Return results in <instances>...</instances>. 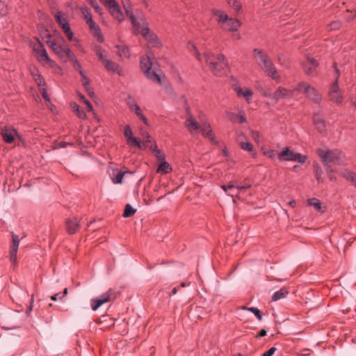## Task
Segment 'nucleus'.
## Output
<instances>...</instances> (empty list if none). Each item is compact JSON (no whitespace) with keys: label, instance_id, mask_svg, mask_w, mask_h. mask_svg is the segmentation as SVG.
<instances>
[{"label":"nucleus","instance_id":"obj_1","mask_svg":"<svg viewBox=\"0 0 356 356\" xmlns=\"http://www.w3.org/2000/svg\"><path fill=\"white\" fill-rule=\"evenodd\" d=\"M253 52L257 62L266 74L277 83L280 82L281 76L268 56L259 49H254Z\"/></svg>","mask_w":356,"mask_h":356},{"label":"nucleus","instance_id":"obj_2","mask_svg":"<svg viewBox=\"0 0 356 356\" xmlns=\"http://www.w3.org/2000/svg\"><path fill=\"white\" fill-rule=\"evenodd\" d=\"M204 59L208 64L210 70L218 76L227 74L229 70L227 62L222 54L215 56L211 52L204 53Z\"/></svg>","mask_w":356,"mask_h":356},{"label":"nucleus","instance_id":"obj_3","mask_svg":"<svg viewBox=\"0 0 356 356\" xmlns=\"http://www.w3.org/2000/svg\"><path fill=\"white\" fill-rule=\"evenodd\" d=\"M154 57L153 54L149 52L147 56H143L140 59V67L147 79L152 81L158 83H161L160 75L158 72L157 67L153 63Z\"/></svg>","mask_w":356,"mask_h":356},{"label":"nucleus","instance_id":"obj_4","mask_svg":"<svg viewBox=\"0 0 356 356\" xmlns=\"http://www.w3.org/2000/svg\"><path fill=\"white\" fill-rule=\"evenodd\" d=\"M212 13L223 29L234 31L241 25L238 20L229 17L225 12L220 10L213 8Z\"/></svg>","mask_w":356,"mask_h":356},{"label":"nucleus","instance_id":"obj_5","mask_svg":"<svg viewBox=\"0 0 356 356\" xmlns=\"http://www.w3.org/2000/svg\"><path fill=\"white\" fill-rule=\"evenodd\" d=\"M319 157L326 165L329 164L343 165L345 162L344 154L338 149L325 150L319 149L318 152Z\"/></svg>","mask_w":356,"mask_h":356},{"label":"nucleus","instance_id":"obj_6","mask_svg":"<svg viewBox=\"0 0 356 356\" xmlns=\"http://www.w3.org/2000/svg\"><path fill=\"white\" fill-rule=\"evenodd\" d=\"M294 90L298 93H305L307 96L315 102H319L321 99V95L316 89L306 82H301L297 85Z\"/></svg>","mask_w":356,"mask_h":356},{"label":"nucleus","instance_id":"obj_7","mask_svg":"<svg viewBox=\"0 0 356 356\" xmlns=\"http://www.w3.org/2000/svg\"><path fill=\"white\" fill-rule=\"evenodd\" d=\"M33 50L35 54L37 59L42 65L47 64L51 67L56 66V63L49 58L47 50L40 42H37L33 46Z\"/></svg>","mask_w":356,"mask_h":356},{"label":"nucleus","instance_id":"obj_8","mask_svg":"<svg viewBox=\"0 0 356 356\" xmlns=\"http://www.w3.org/2000/svg\"><path fill=\"white\" fill-rule=\"evenodd\" d=\"M307 159L306 156L302 155L300 153H295L291 150L289 147H284L281 152L278 154V160L280 161H297L300 163L305 162Z\"/></svg>","mask_w":356,"mask_h":356},{"label":"nucleus","instance_id":"obj_9","mask_svg":"<svg viewBox=\"0 0 356 356\" xmlns=\"http://www.w3.org/2000/svg\"><path fill=\"white\" fill-rule=\"evenodd\" d=\"M336 80L333 83V84L331 86L330 92H329V97L330 99L337 104H341L343 101V95L342 92L340 90L339 85H338V79L339 77V70L336 68Z\"/></svg>","mask_w":356,"mask_h":356},{"label":"nucleus","instance_id":"obj_10","mask_svg":"<svg viewBox=\"0 0 356 356\" xmlns=\"http://www.w3.org/2000/svg\"><path fill=\"white\" fill-rule=\"evenodd\" d=\"M101 2L108 8L114 18L120 22L123 20V14L115 0H101Z\"/></svg>","mask_w":356,"mask_h":356},{"label":"nucleus","instance_id":"obj_11","mask_svg":"<svg viewBox=\"0 0 356 356\" xmlns=\"http://www.w3.org/2000/svg\"><path fill=\"white\" fill-rule=\"evenodd\" d=\"M139 32H140L145 39L154 47L159 48L162 46L161 42L157 37V35L152 32L147 26L140 28Z\"/></svg>","mask_w":356,"mask_h":356},{"label":"nucleus","instance_id":"obj_12","mask_svg":"<svg viewBox=\"0 0 356 356\" xmlns=\"http://www.w3.org/2000/svg\"><path fill=\"white\" fill-rule=\"evenodd\" d=\"M55 53L65 62H68L74 56L63 38L60 39V45Z\"/></svg>","mask_w":356,"mask_h":356},{"label":"nucleus","instance_id":"obj_13","mask_svg":"<svg viewBox=\"0 0 356 356\" xmlns=\"http://www.w3.org/2000/svg\"><path fill=\"white\" fill-rule=\"evenodd\" d=\"M295 92L294 89L293 90H289L284 88L280 87L273 93L272 101L276 102L280 98H290L293 95Z\"/></svg>","mask_w":356,"mask_h":356},{"label":"nucleus","instance_id":"obj_14","mask_svg":"<svg viewBox=\"0 0 356 356\" xmlns=\"http://www.w3.org/2000/svg\"><path fill=\"white\" fill-rule=\"evenodd\" d=\"M12 245L10 250V260L13 264L17 262V252L19 245V236L15 234H12Z\"/></svg>","mask_w":356,"mask_h":356},{"label":"nucleus","instance_id":"obj_15","mask_svg":"<svg viewBox=\"0 0 356 356\" xmlns=\"http://www.w3.org/2000/svg\"><path fill=\"white\" fill-rule=\"evenodd\" d=\"M111 296L108 293H104L97 298L91 300V307L93 311H96L103 304L110 301Z\"/></svg>","mask_w":356,"mask_h":356},{"label":"nucleus","instance_id":"obj_16","mask_svg":"<svg viewBox=\"0 0 356 356\" xmlns=\"http://www.w3.org/2000/svg\"><path fill=\"white\" fill-rule=\"evenodd\" d=\"M318 66V63L313 58L309 56L306 61L302 63V67L305 73L309 76H314V72H315L316 67Z\"/></svg>","mask_w":356,"mask_h":356},{"label":"nucleus","instance_id":"obj_17","mask_svg":"<svg viewBox=\"0 0 356 356\" xmlns=\"http://www.w3.org/2000/svg\"><path fill=\"white\" fill-rule=\"evenodd\" d=\"M185 126L188 129V131L193 135L195 131H199L200 125L199 122L193 117L189 116L185 121Z\"/></svg>","mask_w":356,"mask_h":356},{"label":"nucleus","instance_id":"obj_18","mask_svg":"<svg viewBox=\"0 0 356 356\" xmlns=\"http://www.w3.org/2000/svg\"><path fill=\"white\" fill-rule=\"evenodd\" d=\"M17 132L12 127H5L1 131V135L5 142L11 143L15 139V135Z\"/></svg>","mask_w":356,"mask_h":356},{"label":"nucleus","instance_id":"obj_19","mask_svg":"<svg viewBox=\"0 0 356 356\" xmlns=\"http://www.w3.org/2000/svg\"><path fill=\"white\" fill-rule=\"evenodd\" d=\"M131 173L129 171L122 172L118 168H113L110 172V177L113 184H121L125 174Z\"/></svg>","mask_w":356,"mask_h":356},{"label":"nucleus","instance_id":"obj_20","mask_svg":"<svg viewBox=\"0 0 356 356\" xmlns=\"http://www.w3.org/2000/svg\"><path fill=\"white\" fill-rule=\"evenodd\" d=\"M124 8L127 15L129 17V19L131 21V24L135 29V33H139V31L142 26L140 22H138L137 20V19L136 18L134 14L133 13V12L131 10L130 6L124 7Z\"/></svg>","mask_w":356,"mask_h":356},{"label":"nucleus","instance_id":"obj_21","mask_svg":"<svg viewBox=\"0 0 356 356\" xmlns=\"http://www.w3.org/2000/svg\"><path fill=\"white\" fill-rule=\"evenodd\" d=\"M226 117L228 120L233 123H243L245 120L242 112H239L238 114H236L231 111H226Z\"/></svg>","mask_w":356,"mask_h":356},{"label":"nucleus","instance_id":"obj_22","mask_svg":"<svg viewBox=\"0 0 356 356\" xmlns=\"http://www.w3.org/2000/svg\"><path fill=\"white\" fill-rule=\"evenodd\" d=\"M115 48L117 49L116 54L121 60H122L124 58H129L130 56L129 50L127 46L124 44H116Z\"/></svg>","mask_w":356,"mask_h":356},{"label":"nucleus","instance_id":"obj_23","mask_svg":"<svg viewBox=\"0 0 356 356\" xmlns=\"http://www.w3.org/2000/svg\"><path fill=\"white\" fill-rule=\"evenodd\" d=\"M103 64L107 70L118 73L119 75H122V72L119 65L111 60L107 59Z\"/></svg>","mask_w":356,"mask_h":356},{"label":"nucleus","instance_id":"obj_24","mask_svg":"<svg viewBox=\"0 0 356 356\" xmlns=\"http://www.w3.org/2000/svg\"><path fill=\"white\" fill-rule=\"evenodd\" d=\"M79 222L76 218H68L66 221V227L70 234H74L79 228Z\"/></svg>","mask_w":356,"mask_h":356},{"label":"nucleus","instance_id":"obj_25","mask_svg":"<svg viewBox=\"0 0 356 356\" xmlns=\"http://www.w3.org/2000/svg\"><path fill=\"white\" fill-rule=\"evenodd\" d=\"M314 123L318 131L323 132L326 130V124L321 115H315L314 116Z\"/></svg>","mask_w":356,"mask_h":356},{"label":"nucleus","instance_id":"obj_26","mask_svg":"<svg viewBox=\"0 0 356 356\" xmlns=\"http://www.w3.org/2000/svg\"><path fill=\"white\" fill-rule=\"evenodd\" d=\"M341 175L356 187V174L354 172L345 169L341 172Z\"/></svg>","mask_w":356,"mask_h":356},{"label":"nucleus","instance_id":"obj_27","mask_svg":"<svg viewBox=\"0 0 356 356\" xmlns=\"http://www.w3.org/2000/svg\"><path fill=\"white\" fill-rule=\"evenodd\" d=\"M341 175L356 187V174L354 172L345 169L341 172Z\"/></svg>","mask_w":356,"mask_h":356},{"label":"nucleus","instance_id":"obj_28","mask_svg":"<svg viewBox=\"0 0 356 356\" xmlns=\"http://www.w3.org/2000/svg\"><path fill=\"white\" fill-rule=\"evenodd\" d=\"M308 204L313 206L319 212L323 213L325 211V207L323 206L320 200L316 198L308 200Z\"/></svg>","mask_w":356,"mask_h":356},{"label":"nucleus","instance_id":"obj_29","mask_svg":"<svg viewBox=\"0 0 356 356\" xmlns=\"http://www.w3.org/2000/svg\"><path fill=\"white\" fill-rule=\"evenodd\" d=\"M81 82L83 88L85 90L88 92L90 96H93L94 92L91 90L90 86V80L86 76L84 72H81Z\"/></svg>","mask_w":356,"mask_h":356},{"label":"nucleus","instance_id":"obj_30","mask_svg":"<svg viewBox=\"0 0 356 356\" xmlns=\"http://www.w3.org/2000/svg\"><path fill=\"white\" fill-rule=\"evenodd\" d=\"M172 170V167L165 161H161V164L158 167L157 172L161 174H168Z\"/></svg>","mask_w":356,"mask_h":356},{"label":"nucleus","instance_id":"obj_31","mask_svg":"<svg viewBox=\"0 0 356 356\" xmlns=\"http://www.w3.org/2000/svg\"><path fill=\"white\" fill-rule=\"evenodd\" d=\"M289 294V291L287 289L282 288L280 290L275 292L272 296L273 301H277L279 300L283 299L287 296Z\"/></svg>","mask_w":356,"mask_h":356},{"label":"nucleus","instance_id":"obj_32","mask_svg":"<svg viewBox=\"0 0 356 356\" xmlns=\"http://www.w3.org/2000/svg\"><path fill=\"white\" fill-rule=\"evenodd\" d=\"M230 84L232 87L234 88V90L237 93L238 96L239 97H245V92L243 91V88H241L238 84L237 80L232 77L230 79Z\"/></svg>","mask_w":356,"mask_h":356},{"label":"nucleus","instance_id":"obj_33","mask_svg":"<svg viewBox=\"0 0 356 356\" xmlns=\"http://www.w3.org/2000/svg\"><path fill=\"white\" fill-rule=\"evenodd\" d=\"M55 18L62 29L70 25L67 18L63 16V13L61 12H57L55 15Z\"/></svg>","mask_w":356,"mask_h":356},{"label":"nucleus","instance_id":"obj_34","mask_svg":"<svg viewBox=\"0 0 356 356\" xmlns=\"http://www.w3.org/2000/svg\"><path fill=\"white\" fill-rule=\"evenodd\" d=\"M202 133V134L204 136L209 137L212 134V130L211 129L210 124L207 122H203L200 125V129L199 130Z\"/></svg>","mask_w":356,"mask_h":356},{"label":"nucleus","instance_id":"obj_35","mask_svg":"<svg viewBox=\"0 0 356 356\" xmlns=\"http://www.w3.org/2000/svg\"><path fill=\"white\" fill-rule=\"evenodd\" d=\"M125 102L131 111L138 106L135 99L131 94L127 95Z\"/></svg>","mask_w":356,"mask_h":356},{"label":"nucleus","instance_id":"obj_36","mask_svg":"<svg viewBox=\"0 0 356 356\" xmlns=\"http://www.w3.org/2000/svg\"><path fill=\"white\" fill-rule=\"evenodd\" d=\"M132 112H134L136 115L140 120H142L145 124L146 125H149V120H147V118L142 113V110L140 108V107L138 106V107L135 108L134 109H133L131 111Z\"/></svg>","mask_w":356,"mask_h":356},{"label":"nucleus","instance_id":"obj_37","mask_svg":"<svg viewBox=\"0 0 356 356\" xmlns=\"http://www.w3.org/2000/svg\"><path fill=\"white\" fill-rule=\"evenodd\" d=\"M96 54L99 58V60L104 63L108 58L106 51L102 49V48L99 46L95 47Z\"/></svg>","mask_w":356,"mask_h":356},{"label":"nucleus","instance_id":"obj_38","mask_svg":"<svg viewBox=\"0 0 356 356\" xmlns=\"http://www.w3.org/2000/svg\"><path fill=\"white\" fill-rule=\"evenodd\" d=\"M228 5L236 13L241 11L242 5L237 0H226Z\"/></svg>","mask_w":356,"mask_h":356},{"label":"nucleus","instance_id":"obj_39","mask_svg":"<svg viewBox=\"0 0 356 356\" xmlns=\"http://www.w3.org/2000/svg\"><path fill=\"white\" fill-rule=\"evenodd\" d=\"M263 153L265 156L270 158L272 160L278 159V152L274 149H264Z\"/></svg>","mask_w":356,"mask_h":356},{"label":"nucleus","instance_id":"obj_40","mask_svg":"<svg viewBox=\"0 0 356 356\" xmlns=\"http://www.w3.org/2000/svg\"><path fill=\"white\" fill-rule=\"evenodd\" d=\"M69 62H71L74 68L77 70L80 75H81V72H84L82 70L81 65L76 58L75 55L70 59Z\"/></svg>","mask_w":356,"mask_h":356},{"label":"nucleus","instance_id":"obj_41","mask_svg":"<svg viewBox=\"0 0 356 356\" xmlns=\"http://www.w3.org/2000/svg\"><path fill=\"white\" fill-rule=\"evenodd\" d=\"M51 35H49V34L47 35V38L46 40V42L52 49V50L54 52H56L59 49L60 43L58 44L54 40H52L51 39Z\"/></svg>","mask_w":356,"mask_h":356},{"label":"nucleus","instance_id":"obj_42","mask_svg":"<svg viewBox=\"0 0 356 356\" xmlns=\"http://www.w3.org/2000/svg\"><path fill=\"white\" fill-rule=\"evenodd\" d=\"M136 212V209H134L130 204H127L123 213L124 218H128L133 216Z\"/></svg>","mask_w":356,"mask_h":356},{"label":"nucleus","instance_id":"obj_43","mask_svg":"<svg viewBox=\"0 0 356 356\" xmlns=\"http://www.w3.org/2000/svg\"><path fill=\"white\" fill-rule=\"evenodd\" d=\"M81 11L87 23L92 20L91 13L88 8L83 7L81 8Z\"/></svg>","mask_w":356,"mask_h":356},{"label":"nucleus","instance_id":"obj_44","mask_svg":"<svg viewBox=\"0 0 356 356\" xmlns=\"http://www.w3.org/2000/svg\"><path fill=\"white\" fill-rule=\"evenodd\" d=\"M141 136L144 139L143 146L145 147H149L148 144L152 143L149 134L146 131L141 129Z\"/></svg>","mask_w":356,"mask_h":356},{"label":"nucleus","instance_id":"obj_45","mask_svg":"<svg viewBox=\"0 0 356 356\" xmlns=\"http://www.w3.org/2000/svg\"><path fill=\"white\" fill-rule=\"evenodd\" d=\"M246 311L252 312L259 321L262 320V315L261 311L256 307H246Z\"/></svg>","mask_w":356,"mask_h":356},{"label":"nucleus","instance_id":"obj_46","mask_svg":"<svg viewBox=\"0 0 356 356\" xmlns=\"http://www.w3.org/2000/svg\"><path fill=\"white\" fill-rule=\"evenodd\" d=\"M64 33H65L66 36L70 41H75L76 38L74 37L73 32L71 30L70 26L68 25L67 26L63 29Z\"/></svg>","mask_w":356,"mask_h":356},{"label":"nucleus","instance_id":"obj_47","mask_svg":"<svg viewBox=\"0 0 356 356\" xmlns=\"http://www.w3.org/2000/svg\"><path fill=\"white\" fill-rule=\"evenodd\" d=\"M72 108L76 113L79 118L82 119L86 118V113L83 111L80 110L79 106L77 104H73Z\"/></svg>","mask_w":356,"mask_h":356},{"label":"nucleus","instance_id":"obj_48","mask_svg":"<svg viewBox=\"0 0 356 356\" xmlns=\"http://www.w3.org/2000/svg\"><path fill=\"white\" fill-rule=\"evenodd\" d=\"M323 170L319 166H316L315 170V177L319 183L323 181Z\"/></svg>","mask_w":356,"mask_h":356},{"label":"nucleus","instance_id":"obj_49","mask_svg":"<svg viewBox=\"0 0 356 356\" xmlns=\"http://www.w3.org/2000/svg\"><path fill=\"white\" fill-rule=\"evenodd\" d=\"M127 142L128 143L131 145H134L139 148H141L143 147V143H141V141L138 138L134 137V136L131 138L127 140Z\"/></svg>","mask_w":356,"mask_h":356},{"label":"nucleus","instance_id":"obj_50","mask_svg":"<svg viewBox=\"0 0 356 356\" xmlns=\"http://www.w3.org/2000/svg\"><path fill=\"white\" fill-rule=\"evenodd\" d=\"M7 13V0H0V15H4Z\"/></svg>","mask_w":356,"mask_h":356},{"label":"nucleus","instance_id":"obj_51","mask_svg":"<svg viewBox=\"0 0 356 356\" xmlns=\"http://www.w3.org/2000/svg\"><path fill=\"white\" fill-rule=\"evenodd\" d=\"M33 76H34L35 81L36 82V83L38 84V86L39 87H42V86H44V81L40 74L35 73V74H33Z\"/></svg>","mask_w":356,"mask_h":356},{"label":"nucleus","instance_id":"obj_52","mask_svg":"<svg viewBox=\"0 0 356 356\" xmlns=\"http://www.w3.org/2000/svg\"><path fill=\"white\" fill-rule=\"evenodd\" d=\"M87 24L89 25L90 29L94 31L96 34L100 33V29L93 20L88 22Z\"/></svg>","mask_w":356,"mask_h":356},{"label":"nucleus","instance_id":"obj_53","mask_svg":"<svg viewBox=\"0 0 356 356\" xmlns=\"http://www.w3.org/2000/svg\"><path fill=\"white\" fill-rule=\"evenodd\" d=\"M124 134L127 140L133 136V132L129 126L127 125L124 127Z\"/></svg>","mask_w":356,"mask_h":356},{"label":"nucleus","instance_id":"obj_54","mask_svg":"<svg viewBox=\"0 0 356 356\" xmlns=\"http://www.w3.org/2000/svg\"><path fill=\"white\" fill-rule=\"evenodd\" d=\"M188 47V49L190 50L195 51V56L197 60H201V56H200V54L197 50V48H196L195 45L192 44V43H189Z\"/></svg>","mask_w":356,"mask_h":356},{"label":"nucleus","instance_id":"obj_55","mask_svg":"<svg viewBox=\"0 0 356 356\" xmlns=\"http://www.w3.org/2000/svg\"><path fill=\"white\" fill-rule=\"evenodd\" d=\"M154 155L158 161H163L165 160V155L161 149L156 150Z\"/></svg>","mask_w":356,"mask_h":356},{"label":"nucleus","instance_id":"obj_56","mask_svg":"<svg viewBox=\"0 0 356 356\" xmlns=\"http://www.w3.org/2000/svg\"><path fill=\"white\" fill-rule=\"evenodd\" d=\"M95 9V12L98 13L99 15L102 14V8L98 5L97 2L95 1H92V3H90Z\"/></svg>","mask_w":356,"mask_h":356},{"label":"nucleus","instance_id":"obj_57","mask_svg":"<svg viewBox=\"0 0 356 356\" xmlns=\"http://www.w3.org/2000/svg\"><path fill=\"white\" fill-rule=\"evenodd\" d=\"M221 188L223 189V191L227 193L228 195H231V196H233V194H231V193H228V191L229 190H232V189H235V186L233 185V184H229V185H227V186H225V185H222L221 186Z\"/></svg>","mask_w":356,"mask_h":356},{"label":"nucleus","instance_id":"obj_58","mask_svg":"<svg viewBox=\"0 0 356 356\" xmlns=\"http://www.w3.org/2000/svg\"><path fill=\"white\" fill-rule=\"evenodd\" d=\"M208 138L210 139L211 143L213 145H218L219 147H222V143L221 142L218 141V140H216V138L212 135V134Z\"/></svg>","mask_w":356,"mask_h":356},{"label":"nucleus","instance_id":"obj_59","mask_svg":"<svg viewBox=\"0 0 356 356\" xmlns=\"http://www.w3.org/2000/svg\"><path fill=\"white\" fill-rule=\"evenodd\" d=\"M40 91L42 92V97L47 101V102H50V98L47 94V92L46 90V89L44 88H40Z\"/></svg>","mask_w":356,"mask_h":356},{"label":"nucleus","instance_id":"obj_60","mask_svg":"<svg viewBox=\"0 0 356 356\" xmlns=\"http://www.w3.org/2000/svg\"><path fill=\"white\" fill-rule=\"evenodd\" d=\"M274 92H272L269 90H266L262 91V94L264 97L268 98L269 99L272 100V96L273 95Z\"/></svg>","mask_w":356,"mask_h":356},{"label":"nucleus","instance_id":"obj_61","mask_svg":"<svg viewBox=\"0 0 356 356\" xmlns=\"http://www.w3.org/2000/svg\"><path fill=\"white\" fill-rule=\"evenodd\" d=\"M276 350L275 347L270 348L268 350L265 352L262 356H272Z\"/></svg>","mask_w":356,"mask_h":356},{"label":"nucleus","instance_id":"obj_62","mask_svg":"<svg viewBox=\"0 0 356 356\" xmlns=\"http://www.w3.org/2000/svg\"><path fill=\"white\" fill-rule=\"evenodd\" d=\"M222 148V154L223 156L226 158V159H229V152L228 150L226 149L225 147H224L223 144L222 145V147H220Z\"/></svg>","mask_w":356,"mask_h":356},{"label":"nucleus","instance_id":"obj_63","mask_svg":"<svg viewBox=\"0 0 356 356\" xmlns=\"http://www.w3.org/2000/svg\"><path fill=\"white\" fill-rule=\"evenodd\" d=\"M252 138L257 143H259V134L257 131H253L252 133Z\"/></svg>","mask_w":356,"mask_h":356},{"label":"nucleus","instance_id":"obj_64","mask_svg":"<svg viewBox=\"0 0 356 356\" xmlns=\"http://www.w3.org/2000/svg\"><path fill=\"white\" fill-rule=\"evenodd\" d=\"M246 150L252 153V156H254L255 153L253 152L252 145L250 143L246 142Z\"/></svg>","mask_w":356,"mask_h":356}]
</instances>
